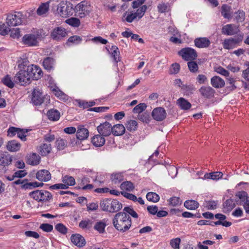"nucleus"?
I'll use <instances>...</instances> for the list:
<instances>
[{"label":"nucleus","instance_id":"obj_1","mask_svg":"<svg viewBox=\"0 0 249 249\" xmlns=\"http://www.w3.org/2000/svg\"><path fill=\"white\" fill-rule=\"evenodd\" d=\"M114 227L121 232L127 231L132 224L131 218L126 213L119 212L117 213L112 219Z\"/></svg>","mask_w":249,"mask_h":249},{"label":"nucleus","instance_id":"obj_2","mask_svg":"<svg viewBox=\"0 0 249 249\" xmlns=\"http://www.w3.org/2000/svg\"><path fill=\"white\" fill-rule=\"evenodd\" d=\"M100 206L102 211L113 213L121 210L123 205L117 199L105 198L100 201Z\"/></svg>","mask_w":249,"mask_h":249},{"label":"nucleus","instance_id":"obj_3","mask_svg":"<svg viewBox=\"0 0 249 249\" xmlns=\"http://www.w3.org/2000/svg\"><path fill=\"white\" fill-rule=\"evenodd\" d=\"M73 5L67 0L61 1L57 6V11L62 18H67L73 15L74 13Z\"/></svg>","mask_w":249,"mask_h":249},{"label":"nucleus","instance_id":"obj_4","mask_svg":"<svg viewBox=\"0 0 249 249\" xmlns=\"http://www.w3.org/2000/svg\"><path fill=\"white\" fill-rule=\"evenodd\" d=\"M31 101L32 103L36 106L42 104L47 105L50 103V98L48 95H43L39 89H34L32 93Z\"/></svg>","mask_w":249,"mask_h":249},{"label":"nucleus","instance_id":"obj_5","mask_svg":"<svg viewBox=\"0 0 249 249\" xmlns=\"http://www.w3.org/2000/svg\"><path fill=\"white\" fill-rule=\"evenodd\" d=\"M31 78L29 73L26 71L24 67L20 69V71L14 76V81L15 83L21 86H25L31 83Z\"/></svg>","mask_w":249,"mask_h":249},{"label":"nucleus","instance_id":"obj_6","mask_svg":"<svg viewBox=\"0 0 249 249\" xmlns=\"http://www.w3.org/2000/svg\"><path fill=\"white\" fill-rule=\"evenodd\" d=\"M243 39V35L240 34L234 37L225 39L223 42V48L225 49L231 50L239 46V44Z\"/></svg>","mask_w":249,"mask_h":249},{"label":"nucleus","instance_id":"obj_7","mask_svg":"<svg viewBox=\"0 0 249 249\" xmlns=\"http://www.w3.org/2000/svg\"><path fill=\"white\" fill-rule=\"evenodd\" d=\"M182 59L185 61H192L196 59L197 57L196 51L190 47H187L182 49L178 53Z\"/></svg>","mask_w":249,"mask_h":249},{"label":"nucleus","instance_id":"obj_8","mask_svg":"<svg viewBox=\"0 0 249 249\" xmlns=\"http://www.w3.org/2000/svg\"><path fill=\"white\" fill-rule=\"evenodd\" d=\"M26 71L29 73L31 79L33 80H38L41 78L42 75V71L39 67L31 65L28 66H24Z\"/></svg>","mask_w":249,"mask_h":249},{"label":"nucleus","instance_id":"obj_9","mask_svg":"<svg viewBox=\"0 0 249 249\" xmlns=\"http://www.w3.org/2000/svg\"><path fill=\"white\" fill-rule=\"evenodd\" d=\"M67 36L66 29L60 26L54 28L51 32L50 36L54 40L60 41Z\"/></svg>","mask_w":249,"mask_h":249},{"label":"nucleus","instance_id":"obj_10","mask_svg":"<svg viewBox=\"0 0 249 249\" xmlns=\"http://www.w3.org/2000/svg\"><path fill=\"white\" fill-rule=\"evenodd\" d=\"M21 16V13L20 12H18V15L11 14H8L6 20L7 25L10 28L11 26H16L21 24L22 21L20 17Z\"/></svg>","mask_w":249,"mask_h":249},{"label":"nucleus","instance_id":"obj_11","mask_svg":"<svg viewBox=\"0 0 249 249\" xmlns=\"http://www.w3.org/2000/svg\"><path fill=\"white\" fill-rule=\"evenodd\" d=\"M112 125L107 122L101 124L97 127L98 133L104 137H107L112 133Z\"/></svg>","mask_w":249,"mask_h":249},{"label":"nucleus","instance_id":"obj_12","mask_svg":"<svg viewBox=\"0 0 249 249\" xmlns=\"http://www.w3.org/2000/svg\"><path fill=\"white\" fill-rule=\"evenodd\" d=\"M167 113L164 108L161 107L154 108L152 112L153 118L157 121H162L166 117Z\"/></svg>","mask_w":249,"mask_h":249},{"label":"nucleus","instance_id":"obj_13","mask_svg":"<svg viewBox=\"0 0 249 249\" xmlns=\"http://www.w3.org/2000/svg\"><path fill=\"white\" fill-rule=\"evenodd\" d=\"M22 41L24 45L28 46H35L38 43L37 37L33 34L25 35L22 38Z\"/></svg>","mask_w":249,"mask_h":249},{"label":"nucleus","instance_id":"obj_14","mask_svg":"<svg viewBox=\"0 0 249 249\" xmlns=\"http://www.w3.org/2000/svg\"><path fill=\"white\" fill-rule=\"evenodd\" d=\"M74 11H81L85 12L86 14H89L91 10L89 3L87 1H83L74 7Z\"/></svg>","mask_w":249,"mask_h":249},{"label":"nucleus","instance_id":"obj_15","mask_svg":"<svg viewBox=\"0 0 249 249\" xmlns=\"http://www.w3.org/2000/svg\"><path fill=\"white\" fill-rule=\"evenodd\" d=\"M71 242L78 247H84L86 244V240L84 237L80 234H73L71 237Z\"/></svg>","mask_w":249,"mask_h":249},{"label":"nucleus","instance_id":"obj_16","mask_svg":"<svg viewBox=\"0 0 249 249\" xmlns=\"http://www.w3.org/2000/svg\"><path fill=\"white\" fill-rule=\"evenodd\" d=\"M195 45L198 48H208L211 44L210 40L207 37H197L194 40Z\"/></svg>","mask_w":249,"mask_h":249},{"label":"nucleus","instance_id":"obj_17","mask_svg":"<svg viewBox=\"0 0 249 249\" xmlns=\"http://www.w3.org/2000/svg\"><path fill=\"white\" fill-rule=\"evenodd\" d=\"M201 95L205 98L210 99L213 96L215 90L210 86H202L199 89Z\"/></svg>","mask_w":249,"mask_h":249},{"label":"nucleus","instance_id":"obj_18","mask_svg":"<svg viewBox=\"0 0 249 249\" xmlns=\"http://www.w3.org/2000/svg\"><path fill=\"white\" fill-rule=\"evenodd\" d=\"M36 178L41 181H48L51 179V175L47 170H41L36 174Z\"/></svg>","mask_w":249,"mask_h":249},{"label":"nucleus","instance_id":"obj_19","mask_svg":"<svg viewBox=\"0 0 249 249\" xmlns=\"http://www.w3.org/2000/svg\"><path fill=\"white\" fill-rule=\"evenodd\" d=\"M235 202L237 205H243L244 202L248 200L249 196L247 193L245 191L238 192L236 195Z\"/></svg>","mask_w":249,"mask_h":249},{"label":"nucleus","instance_id":"obj_20","mask_svg":"<svg viewBox=\"0 0 249 249\" xmlns=\"http://www.w3.org/2000/svg\"><path fill=\"white\" fill-rule=\"evenodd\" d=\"M12 161V156L7 152L0 154V165L6 166L10 165Z\"/></svg>","mask_w":249,"mask_h":249},{"label":"nucleus","instance_id":"obj_21","mask_svg":"<svg viewBox=\"0 0 249 249\" xmlns=\"http://www.w3.org/2000/svg\"><path fill=\"white\" fill-rule=\"evenodd\" d=\"M211 84L212 86L216 89H220L224 87L225 81L221 77L218 76H213L211 79Z\"/></svg>","mask_w":249,"mask_h":249},{"label":"nucleus","instance_id":"obj_22","mask_svg":"<svg viewBox=\"0 0 249 249\" xmlns=\"http://www.w3.org/2000/svg\"><path fill=\"white\" fill-rule=\"evenodd\" d=\"M89 135L88 130L84 126H80L78 128L76 133L77 138L80 140H85L88 138Z\"/></svg>","mask_w":249,"mask_h":249},{"label":"nucleus","instance_id":"obj_23","mask_svg":"<svg viewBox=\"0 0 249 249\" xmlns=\"http://www.w3.org/2000/svg\"><path fill=\"white\" fill-rule=\"evenodd\" d=\"M236 206L234 200L231 198L228 199L223 204V212L225 213L231 212Z\"/></svg>","mask_w":249,"mask_h":249},{"label":"nucleus","instance_id":"obj_24","mask_svg":"<svg viewBox=\"0 0 249 249\" xmlns=\"http://www.w3.org/2000/svg\"><path fill=\"white\" fill-rule=\"evenodd\" d=\"M7 149L11 152H15L19 150L20 148V143L16 140H12L7 142Z\"/></svg>","mask_w":249,"mask_h":249},{"label":"nucleus","instance_id":"obj_25","mask_svg":"<svg viewBox=\"0 0 249 249\" xmlns=\"http://www.w3.org/2000/svg\"><path fill=\"white\" fill-rule=\"evenodd\" d=\"M93 144L96 147L103 146L105 143V139L102 135H96L93 137L91 140Z\"/></svg>","mask_w":249,"mask_h":249},{"label":"nucleus","instance_id":"obj_26","mask_svg":"<svg viewBox=\"0 0 249 249\" xmlns=\"http://www.w3.org/2000/svg\"><path fill=\"white\" fill-rule=\"evenodd\" d=\"M112 134L114 136L123 135L125 131L124 126L122 124H117L112 126Z\"/></svg>","mask_w":249,"mask_h":249},{"label":"nucleus","instance_id":"obj_27","mask_svg":"<svg viewBox=\"0 0 249 249\" xmlns=\"http://www.w3.org/2000/svg\"><path fill=\"white\" fill-rule=\"evenodd\" d=\"M54 59L51 57H47L43 60V66L47 71H51L53 68Z\"/></svg>","mask_w":249,"mask_h":249},{"label":"nucleus","instance_id":"obj_28","mask_svg":"<svg viewBox=\"0 0 249 249\" xmlns=\"http://www.w3.org/2000/svg\"><path fill=\"white\" fill-rule=\"evenodd\" d=\"M177 105L183 110H188L191 107V104L184 98L180 97L177 101Z\"/></svg>","mask_w":249,"mask_h":249},{"label":"nucleus","instance_id":"obj_29","mask_svg":"<svg viewBox=\"0 0 249 249\" xmlns=\"http://www.w3.org/2000/svg\"><path fill=\"white\" fill-rule=\"evenodd\" d=\"M47 116L49 120L55 121L59 119L60 117V113L56 109H51L48 111Z\"/></svg>","mask_w":249,"mask_h":249},{"label":"nucleus","instance_id":"obj_30","mask_svg":"<svg viewBox=\"0 0 249 249\" xmlns=\"http://www.w3.org/2000/svg\"><path fill=\"white\" fill-rule=\"evenodd\" d=\"M40 157L36 153H32L28 158L27 163L32 165H37L39 163Z\"/></svg>","mask_w":249,"mask_h":249},{"label":"nucleus","instance_id":"obj_31","mask_svg":"<svg viewBox=\"0 0 249 249\" xmlns=\"http://www.w3.org/2000/svg\"><path fill=\"white\" fill-rule=\"evenodd\" d=\"M49 9V2L42 3L37 8L36 13L39 16H44L48 12Z\"/></svg>","mask_w":249,"mask_h":249},{"label":"nucleus","instance_id":"obj_32","mask_svg":"<svg viewBox=\"0 0 249 249\" xmlns=\"http://www.w3.org/2000/svg\"><path fill=\"white\" fill-rule=\"evenodd\" d=\"M231 6L227 4H223L221 9L222 16L225 18L229 19L231 18Z\"/></svg>","mask_w":249,"mask_h":249},{"label":"nucleus","instance_id":"obj_33","mask_svg":"<svg viewBox=\"0 0 249 249\" xmlns=\"http://www.w3.org/2000/svg\"><path fill=\"white\" fill-rule=\"evenodd\" d=\"M52 150L51 144L43 143L39 147V153L42 156L49 154Z\"/></svg>","mask_w":249,"mask_h":249},{"label":"nucleus","instance_id":"obj_34","mask_svg":"<svg viewBox=\"0 0 249 249\" xmlns=\"http://www.w3.org/2000/svg\"><path fill=\"white\" fill-rule=\"evenodd\" d=\"M234 26L232 24H227L222 28V33L227 36H232L236 33L234 30Z\"/></svg>","mask_w":249,"mask_h":249},{"label":"nucleus","instance_id":"obj_35","mask_svg":"<svg viewBox=\"0 0 249 249\" xmlns=\"http://www.w3.org/2000/svg\"><path fill=\"white\" fill-rule=\"evenodd\" d=\"M40 191V202L48 201L52 199L53 196L49 191L43 190H41Z\"/></svg>","mask_w":249,"mask_h":249},{"label":"nucleus","instance_id":"obj_36","mask_svg":"<svg viewBox=\"0 0 249 249\" xmlns=\"http://www.w3.org/2000/svg\"><path fill=\"white\" fill-rule=\"evenodd\" d=\"M184 206L187 209L195 210L198 207L199 203L194 200H188L185 201Z\"/></svg>","mask_w":249,"mask_h":249},{"label":"nucleus","instance_id":"obj_37","mask_svg":"<svg viewBox=\"0 0 249 249\" xmlns=\"http://www.w3.org/2000/svg\"><path fill=\"white\" fill-rule=\"evenodd\" d=\"M125 125L127 130L130 132L136 131L138 127L137 122L135 120H130L127 121Z\"/></svg>","mask_w":249,"mask_h":249},{"label":"nucleus","instance_id":"obj_38","mask_svg":"<svg viewBox=\"0 0 249 249\" xmlns=\"http://www.w3.org/2000/svg\"><path fill=\"white\" fill-rule=\"evenodd\" d=\"M186 95L192 94L196 88L193 84H186L182 86V89Z\"/></svg>","mask_w":249,"mask_h":249},{"label":"nucleus","instance_id":"obj_39","mask_svg":"<svg viewBox=\"0 0 249 249\" xmlns=\"http://www.w3.org/2000/svg\"><path fill=\"white\" fill-rule=\"evenodd\" d=\"M223 173L221 172H215L209 173H206L204 178L207 179H212L213 180L218 179L222 178Z\"/></svg>","mask_w":249,"mask_h":249},{"label":"nucleus","instance_id":"obj_40","mask_svg":"<svg viewBox=\"0 0 249 249\" xmlns=\"http://www.w3.org/2000/svg\"><path fill=\"white\" fill-rule=\"evenodd\" d=\"M65 22L68 25L74 28L78 27L81 24L79 19L74 17H71L66 19Z\"/></svg>","mask_w":249,"mask_h":249},{"label":"nucleus","instance_id":"obj_41","mask_svg":"<svg viewBox=\"0 0 249 249\" xmlns=\"http://www.w3.org/2000/svg\"><path fill=\"white\" fill-rule=\"evenodd\" d=\"M107 224L105 221H100L96 222L94 226V229L100 233H103L105 231V228Z\"/></svg>","mask_w":249,"mask_h":249},{"label":"nucleus","instance_id":"obj_42","mask_svg":"<svg viewBox=\"0 0 249 249\" xmlns=\"http://www.w3.org/2000/svg\"><path fill=\"white\" fill-rule=\"evenodd\" d=\"M120 188L122 190H126L130 192L134 190V186L133 183L131 181H126L121 183Z\"/></svg>","mask_w":249,"mask_h":249},{"label":"nucleus","instance_id":"obj_43","mask_svg":"<svg viewBox=\"0 0 249 249\" xmlns=\"http://www.w3.org/2000/svg\"><path fill=\"white\" fill-rule=\"evenodd\" d=\"M111 50L112 51L111 55L114 61L116 62L120 61V52L118 48L116 46L114 45L112 46Z\"/></svg>","mask_w":249,"mask_h":249},{"label":"nucleus","instance_id":"obj_44","mask_svg":"<svg viewBox=\"0 0 249 249\" xmlns=\"http://www.w3.org/2000/svg\"><path fill=\"white\" fill-rule=\"evenodd\" d=\"M110 179L115 184L120 182L124 179L123 174L121 173L112 174Z\"/></svg>","mask_w":249,"mask_h":249},{"label":"nucleus","instance_id":"obj_45","mask_svg":"<svg viewBox=\"0 0 249 249\" xmlns=\"http://www.w3.org/2000/svg\"><path fill=\"white\" fill-rule=\"evenodd\" d=\"M147 9V6L146 5H142L140 8L138 9L136 12L134 13L138 20H140L144 16Z\"/></svg>","mask_w":249,"mask_h":249},{"label":"nucleus","instance_id":"obj_46","mask_svg":"<svg viewBox=\"0 0 249 249\" xmlns=\"http://www.w3.org/2000/svg\"><path fill=\"white\" fill-rule=\"evenodd\" d=\"M62 182L67 186H73L75 184V180L73 177L69 175H66L63 177Z\"/></svg>","mask_w":249,"mask_h":249},{"label":"nucleus","instance_id":"obj_47","mask_svg":"<svg viewBox=\"0 0 249 249\" xmlns=\"http://www.w3.org/2000/svg\"><path fill=\"white\" fill-rule=\"evenodd\" d=\"M146 197L148 201L153 202H157L160 200L159 196L156 193L152 192L148 193L146 196Z\"/></svg>","mask_w":249,"mask_h":249},{"label":"nucleus","instance_id":"obj_48","mask_svg":"<svg viewBox=\"0 0 249 249\" xmlns=\"http://www.w3.org/2000/svg\"><path fill=\"white\" fill-rule=\"evenodd\" d=\"M187 65L191 72L196 73L198 71V65L194 60L189 61L187 63Z\"/></svg>","mask_w":249,"mask_h":249},{"label":"nucleus","instance_id":"obj_49","mask_svg":"<svg viewBox=\"0 0 249 249\" xmlns=\"http://www.w3.org/2000/svg\"><path fill=\"white\" fill-rule=\"evenodd\" d=\"M147 106L145 103H140L137 105L133 109V112L134 113H138L139 114L142 112L145 109Z\"/></svg>","mask_w":249,"mask_h":249},{"label":"nucleus","instance_id":"obj_50","mask_svg":"<svg viewBox=\"0 0 249 249\" xmlns=\"http://www.w3.org/2000/svg\"><path fill=\"white\" fill-rule=\"evenodd\" d=\"M82 38L78 36H70L67 42V44H68L69 43H71L74 44H78L82 41Z\"/></svg>","mask_w":249,"mask_h":249},{"label":"nucleus","instance_id":"obj_51","mask_svg":"<svg viewBox=\"0 0 249 249\" xmlns=\"http://www.w3.org/2000/svg\"><path fill=\"white\" fill-rule=\"evenodd\" d=\"M27 132V129H23L18 128V130L17 134L18 138H20L23 141H25L26 140V133Z\"/></svg>","mask_w":249,"mask_h":249},{"label":"nucleus","instance_id":"obj_52","mask_svg":"<svg viewBox=\"0 0 249 249\" xmlns=\"http://www.w3.org/2000/svg\"><path fill=\"white\" fill-rule=\"evenodd\" d=\"M55 229L60 233L66 234L68 232L67 228L62 223H58L55 226Z\"/></svg>","mask_w":249,"mask_h":249},{"label":"nucleus","instance_id":"obj_53","mask_svg":"<svg viewBox=\"0 0 249 249\" xmlns=\"http://www.w3.org/2000/svg\"><path fill=\"white\" fill-rule=\"evenodd\" d=\"M3 83L10 88H13L14 86V83L12 81L10 77L7 75L2 80Z\"/></svg>","mask_w":249,"mask_h":249},{"label":"nucleus","instance_id":"obj_54","mask_svg":"<svg viewBox=\"0 0 249 249\" xmlns=\"http://www.w3.org/2000/svg\"><path fill=\"white\" fill-rule=\"evenodd\" d=\"M214 71L217 73L226 77L229 76L230 74L229 72L227 70L221 66L214 68Z\"/></svg>","mask_w":249,"mask_h":249},{"label":"nucleus","instance_id":"obj_55","mask_svg":"<svg viewBox=\"0 0 249 249\" xmlns=\"http://www.w3.org/2000/svg\"><path fill=\"white\" fill-rule=\"evenodd\" d=\"M40 191L39 190L32 191L29 194V195L31 197L37 201L40 202Z\"/></svg>","mask_w":249,"mask_h":249},{"label":"nucleus","instance_id":"obj_56","mask_svg":"<svg viewBox=\"0 0 249 249\" xmlns=\"http://www.w3.org/2000/svg\"><path fill=\"white\" fill-rule=\"evenodd\" d=\"M159 12L160 13H164L168 11V4L165 3H159L158 5Z\"/></svg>","mask_w":249,"mask_h":249},{"label":"nucleus","instance_id":"obj_57","mask_svg":"<svg viewBox=\"0 0 249 249\" xmlns=\"http://www.w3.org/2000/svg\"><path fill=\"white\" fill-rule=\"evenodd\" d=\"M37 182H26L21 185V187L24 189H32L36 187Z\"/></svg>","mask_w":249,"mask_h":249},{"label":"nucleus","instance_id":"obj_58","mask_svg":"<svg viewBox=\"0 0 249 249\" xmlns=\"http://www.w3.org/2000/svg\"><path fill=\"white\" fill-rule=\"evenodd\" d=\"M121 195H122L124 197H126V198L131 200L134 202L137 201V197L134 195L127 193L124 191H121Z\"/></svg>","mask_w":249,"mask_h":249},{"label":"nucleus","instance_id":"obj_59","mask_svg":"<svg viewBox=\"0 0 249 249\" xmlns=\"http://www.w3.org/2000/svg\"><path fill=\"white\" fill-rule=\"evenodd\" d=\"M169 203L173 206H176L181 204V201L178 197H172L169 199Z\"/></svg>","mask_w":249,"mask_h":249},{"label":"nucleus","instance_id":"obj_60","mask_svg":"<svg viewBox=\"0 0 249 249\" xmlns=\"http://www.w3.org/2000/svg\"><path fill=\"white\" fill-rule=\"evenodd\" d=\"M124 212L128 213L129 214L131 215L133 217L138 218V215L136 213V212L131 208L129 207H125L124 208L123 210Z\"/></svg>","mask_w":249,"mask_h":249},{"label":"nucleus","instance_id":"obj_61","mask_svg":"<svg viewBox=\"0 0 249 249\" xmlns=\"http://www.w3.org/2000/svg\"><path fill=\"white\" fill-rule=\"evenodd\" d=\"M39 228L44 231L49 232H51L53 230V226L49 224L43 223L40 225Z\"/></svg>","mask_w":249,"mask_h":249},{"label":"nucleus","instance_id":"obj_62","mask_svg":"<svg viewBox=\"0 0 249 249\" xmlns=\"http://www.w3.org/2000/svg\"><path fill=\"white\" fill-rule=\"evenodd\" d=\"M180 70V65L179 64L175 63L172 65L171 68L170 69V73L171 74H177Z\"/></svg>","mask_w":249,"mask_h":249},{"label":"nucleus","instance_id":"obj_63","mask_svg":"<svg viewBox=\"0 0 249 249\" xmlns=\"http://www.w3.org/2000/svg\"><path fill=\"white\" fill-rule=\"evenodd\" d=\"M180 243V239L179 238L172 239L170 241V245L171 247L174 249H178L179 248V244Z\"/></svg>","mask_w":249,"mask_h":249},{"label":"nucleus","instance_id":"obj_64","mask_svg":"<svg viewBox=\"0 0 249 249\" xmlns=\"http://www.w3.org/2000/svg\"><path fill=\"white\" fill-rule=\"evenodd\" d=\"M248 68L242 71V76L247 81H249V62H246Z\"/></svg>","mask_w":249,"mask_h":249}]
</instances>
